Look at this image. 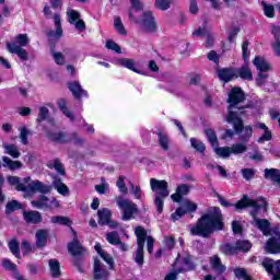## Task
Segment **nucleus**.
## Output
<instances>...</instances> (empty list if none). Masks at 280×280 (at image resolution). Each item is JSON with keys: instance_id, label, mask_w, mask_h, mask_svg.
I'll use <instances>...</instances> for the list:
<instances>
[{"instance_id": "f257e3e1", "label": "nucleus", "mask_w": 280, "mask_h": 280, "mask_svg": "<svg viewBox=\"0 0 280 280\" xmlns=\"http://www.w3.org/2000/svg\"><path fill=\"white\" fill-rule=\"evenodd\" d=\"M246 102V92L241 86H234L230 90L226 98L228 115L225 116V121L232 124L233 129L236 135H243L238 137L244 143H248L253 139V127L250 125L244 126V110L250 108V105L240 106V104Z\"/></svg>"}, {"instance_id": "f03ea898", "label": "nucleus", "mask_w": 280, "mask_h": 280, "mask_svg": "<svg viewBox=\"0 0 280 280\" xmlns=\"http://www.w3.org/2000/svg\"><path fill=\"white\" fill-rule=\"evenodd\" d=\"M212 210L202 214L190 229L191 235L209 240L213 233L224 231V214L220 207H212Z\"/></svg>"}, {"instance_id": "7ed1b4c3", "label": "nucleus", "mask_w": 280, "mask_h": 280, "mask_svg": "<svg viewBox=\"0 0 280 280\" xmlns=\"http://www.w3.org/2000/svg\"><path fill=\"white\" fill-rule=\"evenodd\" d=\"M151 190L155 191L154 205L158 213H163V207L165 205V198L170 196V185L165 179H150Z\"/></svg>"}, {"instance_id": "20e7f679", "label": "nucleus", "mask_w": 280, "mask_h": 280, "mask_svg": "<svg viewBox=\"0 0 280 280\" xmlns=\"http://www.w3.org/2000/svg\"><path fill=\"white\" fill-rule=\"evenodd\" d=\"M15 40L19 45L10 42L7 43L8 52L15 54L22 62H27V60H30V54L23 47L30 45V37H27V34H19L16 35Z\"/></svg>"}, {"instance_id": "39448f33", "label": "nucleus", "mask_w": 280, "mask_h": 280, "mask_svg": "<svg viewBox=\"0 0 280 280\" xmlns=\"http://www.w3.org/2000/svg\"><path fill=\"white\" fill-rule=\"evenodd\" d=\"M47 139L51 141L52 143H71L73 141L74 145H83L84 144V139L78 137V132H72L71 135L63 132V131H58L54 132L51 130H44Z\"/></svg>"}, {"instance_id": "423d86ee", "label": "nucleus", "mask_w": 280, "mask_h": 280, "mask_svg": "<svg viewBox=\"0 0 280 280\" xmlns=\"http://www.w3.org/2000/svg\"><path fill=\"white\" fill-rule=\"evenodd\" d=\"M135 235L137 237V250H136V257L135 261L140 267L144 264V255H143V248H145V238L148 237V231H145V228L138 225L135 229Z\"/></svg>"}, {"instance_id": "0eeeda50", "label": "nucleus", "mask_w": 280, "mask_h": 280, "mask_svg": "<svg viewBox=\"0 0 280 280\" xmlns=\"http://www.w3.org/2000/svg\"><path fill=\"white\" fill-rule=\"evenodd\" d=\"M217 197L221 207H224L225 209L234 207L235 211H244V209H248L255 206V199H250L248 195H243L241 200H238L236 203L228 201L226 199H224V197L220 195H217Z\"/></svg>"}, {"instance_id": "6e6552de", "label": "nucleus", "mask_w": 280, "mask_h": 280, "mask_svg": "<svg viewBox=\"0 0 280 280\" xmlns=\"http://www.w3.org/2000/svg\"><path fill=\"white\" fill-rule=\"evenodd\" d=\"M117 205L119 209L122 211V220L124 222H128L135 218V214L139 213V208H137L136 203L119 197L117 200Z\"/></svg>"}, {"instance_id": "1a4fd4ad", "label": "nucleus", "mask_w": 280, "mask_h": 280, "mask_svg": "<svg viewBox=\"0 0 280 280\" xmlns=\"http://www.w3.org/2000/svg\"><path fill=\"white\" fill-rule=\"evenodd\" d=\"M71 231L74 237L70 243H68V253H70L72 257H84L86 248H84V246H82L80 243V240H78V233L73 230V228H71Z\"/></svg>"}, {"instance_id": "9d476101", "label": "nucleus", "mask_w": 280, "mask_h": 280, "mask_svg": "<svg viewBox=\"0 0 280 280\" xmlns=\"http://www.w3.org/2000/svg\"><path fill=\"white\" fill-rule=\"evenodd\" d=\"M217 75L223 84H229L232 80H237L236 68L233 67L218 68Z\"/></svg>"}, {"instance_id": "9b49d317", "label": "nucleus", "mask_w": 280, "mask_h": 280, "mask_svg": "<svg viewBox=\"0 0 280 280\" xmlns=\"http://www.w3.org/2000/svg\"><path fill=\"white\" fill-rule=\"evenodd\" d=\"M265 250L269 255H279L280 253V232L276 233V236H271L267 240Z\"/></svg>"}, {"instance_id": "f8f14e48", "label": "nucleus", "mask_w": 280, "mask_h": 280, "mask_svg": "<svg viewBox=\"0 0 280 280\" xmlns=\"http://www.w3.org/2000/svg\"><path fill=\"white\" fill-rule=\"evenodd\" d=\"M93 279L94 280H108L110 277V271L102 266L100 258L94 259V269H93Z\"/></svg>"}, {"instance_id": "ddd939ff", "label": "nucleus", "mask_w": 280, "mask_h": 280, "mask_svg": "<svg viewBox=\"0 0 280 280\" xmlns=\"http://www.w3.org/2000/svg\"><path fill=\"white\" fill-rule=\"evenodd\" d=\"M261 266L265 268L266 272L271 276V280H280V269L275 266L272 258H264Z\"/></svg>"}, {"instance_id": "4468645a", "label": "nucleus", "mask_w": 280, "mask_h": 280, "mask_svg": "<svg viewBox=\"0 0 280 280\" xmlns=\"http://www.w3.org/2000/svg\"><path fill=\"white\" fill-rule=\"evenodd\" d=\"M68 89L72 93L74 100H82V97H89V92L82 89L80 81L69 82Z\"/></svg>"}, {"instance_id": "2eb2a0df", "label": "nucleus", "mask_w": 280, "mask_h": 280, "mask_svg": "<svg viewBox=\"0 0 280 280\" xmlns=\"http://www.w3.org/2000/svg\"><path fill=\"white\" fill-rule=\"evenodd\" d=\"M142 25L148 34H154L156 32V21L152 12L147 11L143 13Z\"/></svg>"}, {"instance_id": "dca6fc26", "label": "nucleus", "mask_w": 280, "mask_h": 280, "mask_svg": "<svg viewBox=\"0 0 280 280\" xmlns=\"http://www.w3.org/2000/svg\"><path fill=\"white\" fill-rule=\"evenodd\" d=\"M23 218L26 224H40L43 222V214L38 211H23Z\"/></svg>"}, {"instance_id": "f3484780", "label": "nucleus", "mask_w": 280, "mask_h": 280, "mask_svg": "<svg viewBox=\"0 0 280 280\" xmlns=\"http://www.w3.org/2000/svg\"><path fill=\"white\" fill-rule=\"evenodd\" d=\"M35 246L37 248H45L47 246V240H49V231L40 229L36 231L35 234Z\"/></svg>"}, {"instance_id": "a211bd4d", "label": "nucleus", "mask_w": 280, "mask_h": 280, "mask_svg": "<svg viewBox=\"0 0 280 280\" xmlns=\"http://www.w3.org/2000/svg\"><path fill=\"white\" fill-rule=\"evenodd\" d=\"M31 194H49L51 186L43 184L40 180H36L30 184Z\"/></svg>"}, {"instance_id": "6ab92c4d", "label": "nucleus", "mask_w": 280, "mask_h": 280, "mask_svg": "<svg viewBox=\"0 0 280 280\" xmlns=\"http://www.w3.org/2000/svg\"><path fill=\"white\" fill-rule=\"evenodd\" d=\"M155 135L158 137V143H159L160 148H162V150L164 152H168V150H170V136H167L165 133V131H163V129H158L155 131Z\"/></svg>"}, {"instance_id": "aec40b11", "label": "nucleus", "mask_w": 280, "mask_h": 280, "mask_svg": "<svg viewBox=\"0 0 280 280\" xmlns=\"http://www.w3.org/2000/svg\"><path fill=\"white\" fill-rule=\"evenodd\" d=\"M54 23L56 26V31L50 30L46 33V36H55V38H62V23L60 22V15H54Z\"/></svg>"}, {"instance_id": "412c9836", "label": "nucleus", "mask_w": 280, "mask_h": 280, "mask_svg": "<svg viewBox=\"0 0 280 280\" xmlns=\"http://www.w3.org/2000/svg\"><path fill=\"white\" fill-rule=\"evenodd\" d=\"M47 202H49V197L45 195H39L37 200L31 201V205L35 209H48L49 211H51V205H48Z\"/></svg>"}, {"instance_id": "4be33fe9", "label": "nucleus", "mask_w": 280, "mask_h": 280, "mask_svg": "<svg viewBox=\"0 0 280 280\" xmlns=\"http://www.w3.org/2000/svg\"><path fill=\"white\" fill-rule=\"evenodd\" d=\"M236 75L237 78H241V80H245L247 82H252L253 80V71L248 68L247 63L236 69Z\"/></svg>"}, {"instance_id": "5701e85b", "label": "nucleus", "mask_w": 280, "mask_h": 280, "mask_svg": "<svg viewBox=\"0 0 280 280\" xmlns=\"http://www.w3.org/2000/svg\"><path fill=\"white\" fill-rule=\"evenodd\" d=\"M182 264L184 265V267H182L184 272H194V270L197 268L191 254H187L186 256L182 257Z\"/></svg>"}, {"instance_id": "b1692460", "label": "nucleus", "mask_w": 280, "mask_h": 280, "mask_svg": "<svg viewBox=\"0 0 280 280\" xmlns=\"http://www.w3.org/2000/svg\"><path fill=\"white\" fill-rule=\"evenodd\" d=\"M117 65H119V67H124L125 69H129V71H133V73H141V70L137 69V63L133 59L120 58L117 60Z\"/></svg>"}, {"instance_id": "393cba45", "label": "nucleus", "mask_w": 280, "mask_h": 280, "mask_svg": "<svg viewBox=\"0 0 280 280\" xmlns=\"http://www.w3.org/2000/svg\"><path fill=\"white\" fill-rule=\"evenodd\" d=\"M97 215L100 226H106V224H108L109 220L113 218V212H110V210L107 208H103L97 211Z\"/></svg>"}, {"instance_id": "a878e982", "label": "nucleus", "mask_w": 280, "mask_h": 280, "mask_svg": "<svg viewBox=\"0 0 280 280\" xmlns=\"http://www.w3.org/2000/svg\"><path fill=\"white\" fill-rule=\"evenodd\" d=\"M212 270H215L218 275H224L226 272V266L222 264V260L220 259V256L214 255L212 259L210 260Z\"/></svg>"}, {"instance_id": "bb28decb", "label": "nucleus", "mask_w": 280, "mask_h": 280, "mask_svg": "<svg viewBox=\"0 0 280 280\" xmlns=\"http://www.w3.org/2000/svg\"><path fill=\"white\" fill-rule=\"evenodd\" d=\"M57 107L59 108V110L61 113H63V115L66 117H68V119H70V121H75V116L73 115V113H71L69 110V107H67V100L66 98H59L57 101Z\"/></svg>"}, {"instance_id": "cd10ccee", "label": "nucleus", "mask_w": 280, "mask_h": 280, "mask_svg": "<svg viewBox=\"0 0 280 280\" xmlns=\"http://www.w3.org/2000/svg\"><path fill=\"white\" fill-rule=\"evenodd\" d=\"M52 187L60 194V196H69V186H67L65 183H62V179L60 177H56L52 182Z\"/></svg>"}, {"instance_id": "c85d7f7f", "label": "nucleus", "mask_w": 280, "mask_h": 280, "mask_svg": "<svg viewBox=\"0 0 280 280\" xmlns=\"http://www.w3.org/2000/svg\"><path fill=\"white\" fill-rule=\"evenodd\" d=\"M253 62L254 67H256V69L261 73H267V71L270 69V63H268L262 57H255Z\"/></svg>"}, {"instance_id": "c756f323", "label": "nucleus", "mask_w": 280, "mask_h": 280, "mask_svg": "<svg viewBox=\"0 0 280 280\" xmlns=\"http://www.w3.org/2000/svg\"><path fill=\"white\" fill-rule=\"evenodd\" d=\"M256 226L265 235H270V221L268 219H256Z\"/></svg>"}, {"instance_id": "7c9ffc66", "label": "nucleus", "mask_w": 280, "mask_h": 280, "mask_svg": "<svg viewBox=\"0 0 280 280\" xmlns=\"http://www.w3.org/2000/svg\"><path fill=\"white\" fill-rule=\"evenodd\" d=\"M49 268H50V275L54 279L60 278L61 271H60V261L58 259H50L48 261Z\"/></svg>"}, {"instance_id": "2f4dec72", "label": "nucleus", "mask_w": 280, "mask_h": 280, "mask_svg": "<svg viewBox=\"0 0 280 280\" xmlns=\"http://www.w3.org/2000/svg\"><path fill=\"white\" fill-rule=\"evenodd\" d=\"M47 167L49 170H56L57 174H60V176H67V171L65 170V165L60 163V159H55L54 163H48Z\"/></svg>"}, {"instance_id": "473e14b6", "label": "nucleus", "mask_w": 280, "mask_h": 280, "mask_svg": "<svg viewBox=\"0 0 280 280\" xmlns=\"http://www.w3.org/2000/svg\"><path fill=\"white\" fill-rule=\"evenodd\" d=\"M8 247L10 249V252L12 253V255H14V257H16V259H21V246H20L19 240L12 238L9 242Z\"/></svg>"}, {"instance_id": "72a5a7b5", "label": "nucleus", "mask_w": 280, "mask_h": 280, "mask_svg": "<svg viewBox=\"0 0 280 280\" xmlns=\"http://www.w3.org/2000/svg\"><path fill=\"white\" fill-rule=\"evenodd\" d=\"M205 135L212 148L220 145V142L218 141V135H215V130L207 128L205 129Z\"/></svg>"}, {"instance_id": "f704fd0d", "label": "nucleus", "mask_w": 280, "mask_h": 280, "mask_svg": "<svg viewBox=\"0 0 280 280\" xmlns=\"http://www.w3.org/2000/svg\"><path fill=\"white\" fill-rule=\"evenodd\" d=\"M20 209H23V205L19 202V200L13 199L5 205L7 215H10V213H14V211H19Z\"/></svg>"}, {"instance_id": "c9c22d12", "label": "nucleus", "mask_w": 280, "mask_h": 280, "mask_svg": "<svg viewBox=\"0 0 280 280\" xmlns=\"http://www.w3.org/2000/svg\"><path fill=\"white\" fill-rule=\"evenodd\" d=\"M252 208L250 211V215L252 218H254V220H257V215L259 213L260 209L267 208L268 207V202H266V199H262V203L257 202V200H255L254 206H249Z\"/></svg>"}, {"instance_id": "e433bc0d", "label": "nucleus", "mask_w": 280, "mask_h": 280, "mask_svg": "<svg viewBox=\"0 0 280 280\" xmlns=\"http://www.w3.org/2000/svg\"><path fill=\"white\" fill-rule=\"evenodd\" d=\"M241 143H235L230 147L231 154H244V152H247L248 147H246L244 141L240 139Z\"/></svg>"}, {"instance_id": "4c0bfd02", "label": "nucleus", "mask_w": 280, "mask_h": 280, "mask_svg": "<svg viewBox=\"0 0 280 280\" xmlns=\"http://www.w3.org/2000/svg\"><path fill=\"white\" fill-rule=\"evenodd\" d=\"M3 148L5 153L9 154V156H12V159H19L21 156V151H19V148L15 144H3Z\"/></svg>"}, {"instance_id": "58836bf2", "label": "nucleus", "mask_w": 280, "mask_h": 280, "mask_svg": "<svg viewBox=\"0 0 280 280\" xmlns=\"http://www.w3.org/2000/svg\"><path fill=\"white\" fill-rule=\"evenodd\" d=\"M3 163L11 170V172H14L15 170H21L23 167V163L21 161H12L8 156L2 158Z\"/></svg>"}, {"instance_id": "ea45409f", "label": "nucleus", "mask_w": 280, "mask_h": 280, "mask_svg": "<svg viewBox=\"0 0 280 280\" xmlns=\"http://www.w3.org/2000/svg\"><path fill=\"white\" fill-rule=\"evenodd\" d=\"M253 248V243L249 241H236V250L240 253H248Z\"/></svg>"}, {"instance_id": "a19ab883", "label": "nucleus", "mask_w": 280, "mask_h": 280, "mask_svg": "<svg viewBox=\"0 0 280 280\" xmlns=\"http://www.w3.org/2000/svg\"><path fill=\"white\" fill-rule=\"evenodd\" d=\"M190 145L200 154H205V150H207L205 143L196 138H190Z\"/></svg>"}, {"instance_id": "79ce46f5", "label": "nucleus", "mask_w": 280, "mask_h": 280, "mask_svg": "<svg viewBox=\"0 0 280 280\" xmlns=\"http://www.w3.org/2000/svg\"><path fill=\"white\" fill-rule=\"evenodd\" d=\"M106 241L108 244H112V246H117V244H120L121 238H119V233L117 231H113L106 234Z\"/></svg>"}, {"instance_id": "37998d69", "label": "nucleus", "mask_w": 280, "mask_h": 280, "mask_svg": "<svg viewBox=\"0 0 280 280\" xmlns=\"http://www.w3.org/2000/svg\"><path fill=\"white\" fill-rule=\"evenodd\" d=\"M114 27L120 34V36H128V32L126 31L120 16L115 18Z\"/></svg>"}, {"instance_id": "c03bdc74", "label": "nucleus", "mask_w": 280, "mask_h": 280, "mask_svg": "<svg viewBox=\"0 0 280 280\" xmlns=\"http://www.w3.org/2000/svg\"><path fill=\"white\" fill-rule=\"evenodd\" d=\"M183 208L186 213H196L198 211V205L189 199L184 200Z\"/></svg>"}, {"instance_id": "a18cd8bd", "label": "nucleus", "mask_w": 280, "mask_h": 280, "mask_svg": "<svg viewBox=\"0 0 280 280\" xmlns=\"http://www.w3.org/2000/svg\"><path fill=\"white\" fill-rule=\"evenodd\" d=\"M52 224H60L61 226H71V219L68 217L56 215L51 218Z\"/></svg>"}, {"instance_id": "49530a36", "label": "nucleus", "mask_w": 280, "mask_h": 280, "mask_svg": "<svg viewBox=\"0 0 280 280\" xmlns=\"http://www.w3.org/2000/svg\"><path fill=\"white\" fill-rule=\"evenodd\" d=\"M2 266L4 268V270H10L11 272H13L12 277L14 278V275H21V272H19V269L16 268V264L12 262V260L10 259H4L2 261Z\"/></svg>"}, {"instance_id": "de8ad7c7", "label": "nucleus", "mask_w": 280, "mask_h": 280, "mask_svg": "<svg viewBox=\"0 0 280 280\" xmlns=\"http://www.w3.org/2000/svg\"><path fill=\"white\" fill-rule=\"evenodd\" d=\"M214 152L222 159H229L231 156V147H214Z\"/></svg>"}, {"instance_id": "09e8293b", "label": "nucleus", "mask_w": 280, "mask_h": 280, "mask_svg": "<svg viewBox=\"0 0 280 280\" xmlns=\"http://www.w3.org/2000/svg\"><path fill=\"white\" fill-rule=\"evenodd\" d=\"M154 7L156 10H162V12H165L172 7V0H155Z\"/></svg>"}, {"instance_id": "8fccbe9b", "label": "nucleus", "mask_w": 280, "mask_h": 280, "mask_svg": "<svg viewBox=\"0 0 280 280\" xmlns=\"http://www.w3.org/2000/svg\"><path fill=\"white\" fill-rule=\"evenodd\" d=\"M264 8V14L267 19H275V5L266 3V1L261 2Z\"/></svg>"}, {"instance_id": "3c124183", "label": "nucleus", "mask_w": 280, "mask_h": 280, "mask_svg": "<svg viewBox=\"0 0 280 280\" xmlns=\"http://www.w3.org/2000/svg\"><path fill=\"white\" fill-rule=\"evenodd\" d=\"M47 117H49V108L42 106L39 107V112L36 118V122L37 124H43V121H45V119H47Z\"/></svg>"}, {"instance_id": "603ef678", "label": "nucleus", "mask_w": 280, "mask_h": 280, "mask_svg": "<svg viewBox=\"0 0 280 280\" xmlns=\"http://www.w3.org/2000/svg\"><path fill=\"white\" fill-rule=\"evenodd\" d=\"M116 186L118 187L122 196H126V194H128V187H126V176H119L116 182Z\"/></svg>"}, {"instance_id": "864d4df0", "label": "nucleus", "mask_w": 280, "mask_h": 280, "mask_svg": "<svg viewBox=\"0 0 280 280\" xmlns=\"http://www.w3.org/2000/svg\"><path fill=\"white\" fill-rule=\"evenodd\" d=\"M222 253L224 255H237V245L233 246L231 243H226L222 246Z\"/></svg>"}, {"instance_id": "5fc2aeb1", "label": "nucleus", "mask_w": 280, "mask_h": 280, "mask_svg": "<svg viewBox=\"0 0 280 280\" xmlns=\"http://www.w3.org/2000/svg\"><path fill=\"white\" fill-rule=\"evenodd\" d=\"M84 264V257L83 256H74L73 259V266L77 268L78 272L84 273V268H82Z\"/></svg>"}, {"instance_id": "6e6d98bb", "label": "nucleus", "mask_w": 280, "mask_h": 280, "mask_svg": "<svg viewBox=\"0 0 280 280\" xmlns=\"http://www.w3.org/2000/svg\"><path fill=\"white\" fill-rule=\"evenodd\" d=\"M68 14V21L70 23V25H74L77 21H80V12L75 11V10H70L69 12H67Z\"/></svg>"}, {"instance_id": "4d7b16f0", "label": "nucleus", "mask_w": 280, "mask_h": 280, "mask_svg": "<svg viewBox=\"0 0 280 280\" xmlns=\"http://www.w3.org/2000/svg\"><path fill=\"white\" fill-rule=\"evenodd\" d=\"M187 211L183 207H178L174 213L171 214V220L173 222H176L183 218V215H186Z\"/></svg>"}, {"instance_id": "13d9d810", "label": "nucleus", "mask_w": 280, "mask_h": 280, "mask_svg": "<svg viewBox=\"0 0 280 280\" xmlns=\"http://www.w3.org/2000/svg\"><path fill=\"white\" fill-rule=\"evenodd\" d=\"M21 248L24 257L30 255V253H34V249L32 248V244L27 240L22 241Z\"/></svg>"}, {"instance_id": "bf43d9fd", "label": "nucleus", "mask_w": 280, "mask_h": 280, "mask_svg": "<svg viewBox=\"0 0 280 280\" xmlns=\"http://www.w3.org/2000/svg\"><path fill=\"white\" fill-rule=\"evenodd\" d=\"M185 272V269L183 267H178L177 269H174L172 272L165 276L164 280H176L178 279V275H183Z\"/></svg>"}, {"instance_id": "052dcab7", "label": "nucleus", "mask_w": 280, "mask_h": 280, "mask_svg": "<svg viewBox=\"0 0 280 280\" xmlns=\"http://www.w3.org/2000/svg\"><path fill=\"white\" fill-rule=\"evenodd\" d=\"M105 47H106V49H110L112 51H115L116 54H121V46H119L113 39H108L105 44Z\"/></svg>"}, {"instance_id": "680f3d73", "label": "nucleus", "mask_w": 280, "mask_h": 280, "mask_svg": "<svg viewBox=\"0 0 280 280\" xmlns=\"http://www.w3.org/2000/svg\"><path fill=\"white\" fill-rule=\"evenodd\" d=\"M232 231L234 235H242L244 233V226H242V223H240V221L234 220L232 221Z\"/></svg>"}, {"instance_id": "e2e57ef3", "label": "nucleus", "mask_w": 280, "mask_h": 280, "mask_svg": "<svg viewBox=\"0 0 280 280\" xmlns=\"http://www.w3.org/2000/svg\"><path fill=\"white\" fill-rule=\"evenodd\" d=\"M100 257H102V259L108 264L110 270H113V268H115V260L113 259V256H110V254H108L107 252H104L103 254L100 255Z\"/></svg>"}, {"instance_id": "0e129e2a", "label": "nucleus", "mask_w": 280, "mask_h": 280, "mask_svg": "<svg viewBox=\"0 0 280 280\" xmlns=\"http://www.w3.org/2000/svg\"><path fill=\"white\" fill-rule=\"evenodd\" d=\"M56 65H58L59 67H62L66 62V59H65V55L62 52H52L51 54Z\"/></svg>"}, {"instance_id": "69168bd1", "label": "nucleus", "mask_w": 280, "mask_h": 280, "mask_svg": "<svg viewBox=\"0 0 280 280\" xmlns=\"http://www.w3.org/2000/svg\"><path fill=\"white\" fill-rule=\"evenodd\" d=\"M164 246L167 250H174V246H176V240L174 236H166L164 240Z\"/></svg>"}, {"instance_id": "338daca9", "label": "nucleus", "mask_w": 280, "mask_h": 280, "mask_svg": "<svg viewBox=\"0 0 280 280\" xmlns=\"http://www.w3.org/2000/svg\"><path fill=\"white\" fill-rule=\"evenodd\" d=\"M242 174L245 180H253V178H255V170L253 168H243Z\"/></svg>"}, {"instance_id": "774afa93", "label": "nucleus", "mask_w": 280, "mask_h": 280, "mask_svg": "<svg viewBox=\"0 0 280 280\" xmlns=\"http://www.w3.org/2000/svg\"><path fill=\"white\" fill-rule=\"evenodd\" d=\"M271 48L273 50L275 56L280 58V39H275V42L271 43Z\"/></svg>"}]
</instances>
